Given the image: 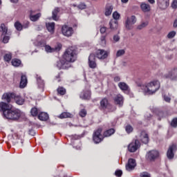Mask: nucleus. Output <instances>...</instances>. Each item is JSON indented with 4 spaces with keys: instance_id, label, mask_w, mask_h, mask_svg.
<instances>
[{
    "instance_id": "nucleus-2",
    "label": "nucleus",
    "mask_w": 177,
    "mask_h": 177,
    "mask_svg": "<svg viewBox=\"0 0 177 177\" xmlns=\"http://www.w3.org/2000/svg\"><path fill=\"white\" fill-rule=\"evenodd\" d=\"M138 86L144 91L145 95H154L156 93V89L153 88L156 86V81H152L145 85L139 84Z\"/></svg>"
},
{
    "instance_id": "nucleus-11",
    "label": "nucleus",
    "mask_w": 177,
    "mask_h": 177,
    "mask_svg": "<svg viewBox=\"0 0 177 177\" xmlns=\"http://www.w3.org/2000/svg\"><path fill=\"white\" fill-rule=\"evenodd\" d=\"M140 147V141L139 140H133L128 146V150L130 153H135Z\"/></svg>"
},
{
    "instance_id": "nucleus-58",
    "label": "nucleus",
    "mask_w": 177,
    "mask_h": 177,
    "mask_svg": "<svg viewBox=\"0 0 177 177\" xmlns=\"http://www.w3.org/2000/svg\"><path fill=\"white\" fill-rule=\"evenodd\" d=\"M161 86V84H160V82L156 81V91H158L160 89V87Z\"/></svg>"
},
{
    "instance_id": "nucleus-25",
    "label": "nucleus",
    "mask_w": 177,
    "mask_h": 177,
    "mask_svg": "<svg viewBox=\"0 0 177 177\" xmlns=\"http://www.w3.org/2000/svg\"><path fill=\"white\" fill-rule=\"evenodd\" d=\"M109 27L112 31H115L118 29V20H111L109 21Z\"/></svg>"
},
{
    "instance_id": "nucleus-13",
    "label": "nucleus",
    "mask_w": 177,
    "mask_h": 177,
    "mask_svg": "<svg viewBox=\"0 0 177 177\" xmlns=\"http://www.w3.org/2000/svg\"><path fill=\"white\" fill-rule=\"evenodd\" d=\"M57 67L59 70H68L71 67V64L68 63L63 59L57 62Z\"/></svg>"
},
{
    "instance_id": "nucleus-42",
    "label": "nucleus",
    "mask_w": 177,
    "mask_h": 177,
    "mask_svg": "<svg viewBox=\"0 0 177 177\" xmlns=\"http://www.w3.org/2000/svg\"><path fill=\"white\" fill-rule=\"evenodd\" d=\"M125 131L128 134L132 133V132H133V127L131 124H127L125 127Z\"/></svg>"
},
{
    "instance_id": "nucleus-48",
    "label": "nucleus",
    "mask_w": 177,
    "mask_h": 177,
    "mask_svg": "<svg viewBox=\"0 0 177 177\" xmlns=\"http://www.w3.org/2000/svg\"><path fill=\"white\" fill-rule=\"evenodd\" d=\"M176 35V32L175 31H171L170 32L168 33L167 35V38L172 39Z\"/></svg>"
},
{
    "instance_id": "nucleus-56",
    "label": "nucleus",
    "mask_w": 177,
    "mask_h": 177,
    "mask_svg": "<svg viewBox=\"0 0 177 177\" xmlns=\"http://www.w3.org/2000/svg\"><path fill=\"white\" fill-rule=\"evenodd\" d=\"M113 81H114V82H120V81H121V77L114 76L113 77Z\"/></svg>"
},
{
    "instance_id": "nucleus-32",
    "label": "nucleus",
    "mask_w": 177,
    "mask_h": 177,
    "mask_svg": "<svg viewBox=\"0 0 177 177\" xmlns=\"http://www.w3.org/2000/svg\"><path fill=\"white\" fill-rule=\"evenodd\" d=\"M38 118L40 121H48L49 120V115L45 112H41L38 115Z\"/></svg>"
},
{
    "instance_id": "nucleus-27",
    "label": "nucleus",
    "mask_w": 177,
    "mask_h": 177,
    "mask_svg": "<svg viewBox=\"0 0 177 177\" xmlns=\"http://www.w3.org/2000/svg\"><path fill=\"white\" fill-rule=\"evenodd\" d=\"M115 133V129L111 128L104 131L103 135H104V138H110V136H112V135H114Z\"/></svg>"
},
{
    "instance_id": "nucleus-57",
    "label": "nucleus",
    "mask_w": 177,
    "mask_h": 177,
    "mask_svg": "<svg viewBox=\"0 0 177 177\" xmlns=\"http://www.w3.org/2000/svg\"><path fill=\"white\" fill-rule=\"evenodd\" d=\"M100 31L102 34H104L106 32V31H107V28L105 26H102L100 28Z\"/></svg>"
},
{
    "instance_id": "nucleus-64",
    "label": "nucleus",
    "mask_w": 177,
    "mask_h": 177,
    "mask_svg": "<svg viewBox=\"0 0 177 177\" xmlns=\"http://www.w3.org/2000/svg\"><path fill=\"white\" fill-rule=\"evenodd\" d=\"M117 110V108L115 106H111L110 111H115Z\"/></svg>"
},
{
    "instance_id": "nucleus-44",
    "label": "nucleus",
    "mask_w": 177,
    "mask_h": 177,
    "mask_svg": "<svg viewBox=\"0 0 177 177\" xmlns=\"http://www.w3.org/2000/svg\"><path fill=\"white\" fill-rule=\"evenodd\" d=\"M147 26H149V22H142L141 24L138 26L137 28L138 30H142V28L147 27Z\"/></svg>"
},
{
    "instance_id": "nucleus-20",
    "label": "nucleus",
    "mask_w": 177,
    "mask_h": 177,
    "mask_svg": "<svg viewBox=\"0 0 177 177\" xmlns=\"http://www.w3.org/2000/svg\"><path fill=\"white\" fill-rule=\"evenodd\" d=\"M140 140L144 145H147L150 141V138H149V134L146 131H142L140 134Z\"/></svg>"
},
{
    "instance_id": "nucleus-61",
    "label": "nucleus",
    "mask_w": 177,
    "mask_h": 177,
    "mask_svg": "<svg viewBox=\"0 0 177 177\" xmlns=\"http://www.w3.org/2000/svg\"><path fill=\"white\" fill-rule=\"evenodd\" d=\"M73 139H75V140H78V139H81V136H78V135H73L72 136Z\"/></svg>"
},
{
    "instance_id": "nucleus-54",
    "label": "nucleus",
    "mask_w": 177,
    "mask_h": 177,
    "mask_svg": "<svg viewBox=\"0 0 177 177\" xmlns=\"http://www.w3.org/2000/svg\"><path fill=\"white\" fill-rule=\"evenodd\" d=\"M172 9H177V0H174L171 3Z\"/></svg>"
},
{
    "instance_id": "nucleus-41",
    "label": "nucleus",
    "mask_w": 177,
    "mask_h": 177,
    "mask_svg": "<svg viewBox=\"0 0 177 177\" xmlns=\"http://www.w3.org/2000/svg\"><path fill=\"white\" fill-rule=\"evenodd\" d=\"M15 27L17 31H21V30H23V25L19 21L15 23Z\"/></svg>"
},
{
    "instance_id": "nucleus-18",
    "label": "nucleus",
    "mask_w": 177,
    "mask_h": 177,
    "mask_svg": "<svg viewBox=\"0 0 177 177\" xmlns=\"http://www.w3.org/2000/svg\"><path fill=\"white\" fill-rule=\"evenodd\" d=\"M158 8L161 10H165L169 6V0H157Z\"/></svg>"
},
{
    "instance_id": "nucleus-45",
    "label": "nucleus",
    "mask_w": 177,
    "mask_h": 177,
    "mask_svg": "<svg viewBox=\"0 0 177 177\" xmlns=\"http://www.w3.org/2000/svg\"><path fill=\"white\" fill-rule=\"evenodd\" d=\"M123 55H125V50H118L116 53V57H120V56H123Z\"/></svg>"
},
{
    "instance_id": "nucleus-22",
    "label": "nucleus",
    "mask_w": 177,
    "mask_h": 177,
    "mask_svg": "<svg viewBox=\"0 0 177 177\" xmlns=\"http://www.w3.org/2000/svg\"><path fill=\"white\" fill-rule=\"evenodd\" d=\"M136 167V160L133 158H129L128 163L126 165L127 171H132Z\"/></svg>"
},
{
    "instance_id": "nucleus-63",
    "label": "nucleus",
    "mask_w": 177,
    "mask_h": 177,
    "mask_svg": "<svg viewBox=\"0 0 177 177\" xmlns=\"http://www.w3.org/2000/svg\"><path fill=\"white\" fill-rule=\"evenodd\" d=\"M62 74V72L59 73H58V75H57L55 76V80H60Z\"/></svg>"
},
{
    "instance_id": "nucleus-29",
    "label": "nucleus",
    "mask_w": 177,
    "mask_h": 177,
    "mask_svg": "<svg viewBox=\"0 0 177 177\" xmlns=\"http://www.w3.org/2000/svg\"><path fill=\"white\" fill-rule=\"evenodd\" d=\"M14 100L17 103V104H19V106H22V104H24V102H26V100H24V98H23L20 95H16V94L15 97H14Z\"/></svg>"
},
{
    "instance_id": "nucleus-36",
    "label": "nucleus",
    "mask_w": 177,
    "mask_h": 177,
    "mask_svg": "<svg viewBox=\"0 0 177 177\" xmlns=\"http://www.w3.org/2000/svg\"><path fill=\"white\" fill-rule=\"evenodd\" d=\"M37 85L39 88L43 89V88H44L45 86V82L42 80V77H41V76H39V77L37 76Z\"/></svg>"
},
{
    "instance_id": "nucleus-14",
    "label": "nucleus",
    "mask_w": 177,
    "mask_h": 177,
    "mask_svg": "<svg viewBox=\"0 0 177 177\" xmlns=\"http://www.w3.org/2000/svg\"><path fill=\"white\" fill-rule=\"evenodd\" d=\"M88 60V64L90 68L95 69L97 67V64L96 63V55H95L94 53L90 54Z\"/></svg>"
},
{
    "instance_id": "nucleus-35",
    "label": "nucleus",
    "mask_w": 177,
    "mask_h": 177,
    "mask_svg": "<svg viewBox=\"0 0 177 177\" xmlns=\"http://www.w3.org/2000/svg\"><path fill=\"white\" fill-rule=\"evenodd\" d=\"M46 27L49 32H55V22L46 24Z\"/></svg>"
},
{
    "instance_id": "nucleus-3",
    "label": "nucleus",
    "mask_w": 177,
    "mask_h": 177,
    "mask_svg": "<svg viewBox=\"0 0 177 177\" xmlns=\"http://www.w3.org/2000/svg\"><path fill=\"white\" fill-rule=\"evenodd\" d=\"M6 118L7 120H12V121H17V120L20 119L21 117V111L19 109H10L8 111L7 113H6Z\"/></svg>"
},
{
    "instance_id": "nucleus-19",
    "label": "nucleus",
    "mask_w": 177,
    "mask_h": 177,
    "mask_svg": "<svg viewBox=\"0 0 177 177\" xmlns=\"http://www.w3.org/2000/svg\"><path fill=\"white\" fill-rule=\"evenodd\" d=\"M166 78H169L171 81L177 80V68H174L168 74L165 75Z\"/></svg>"
},
{
    "instance_id": "nucleus-5",
    "label": "nucleus",
    "mask_w": 177,
    "mask_h": 177,
    "mask_svg": "<svg viewBox=\"0 0 177 177\" xmlns=\"http://www.w3.org/2000/svg\"><path fill=\"white\" fill-rule=\"evenodd\" d=\"M0 31L1 32L2 42L3 44H8L10 37L8 35V27L5 26V24H1L0 26Z\"/></svg>"
},
{
    "instance_id": "nucleus-50",
    "label": "nucleus",
    "mask_w": 177,
    "mask_h": 177,
    "mask_svg": "<svg viewBox=\"0 0 177 177\" xmlns=\"http://www.w3.org/2000/svg\"><path fill=\"white\" fill-rule=\"evenodd\" d=\"M115 175L117 176V177H121L122 176V170L121 169H118L115 171Z\"/></svg>"
},
{
    "instance_id": "nucleus-10",
    "label": "nucleus",
    "mask_w": 177,
    "mask_h": 177,
    "mask_svg": "<svg viewBox=\"0 0 177 177\" xmlns=\"http://www.w3.org/2000/svg\"><path fill=\"white\" fill-rule=\"evenodd\" d=\"M176 145L172 144L171 145H169L167 151V157L168 160H174V158L175 157V153H176Z\"/></svg>"
},
{
    "instance_id": "nucleus-47",
    "label": "nucleus",
    "mask_w": 177,
    "mask_h": 177,
    "mask_svg": "<svg viewBox=\"0 0 177 177\" xmlns=\"http://www.w3.org/2000/svg\"><path fill=\"white\" fill-rule=\"evenodd\" d=\"M171 127H172L173 128L177 127V118H174L172 119L171 122Z\"/></svg>"
},
{
    "instance_id": "nucleus-55",
    "label": "nucleus",
    "mask_w": 177,
    "mask_h": 177,
    "mask_svg": "<svg viewBox=\"0 0 177 177\" xmlns=\"http://www.w3.org/2000/svg\"><path fill=\"white\" fill-rule=\"evenodd\" d=\"M77 7L79 8V9H81L82 10L83 9H86V5H85V3H80L78 5Z\"/></svg>"
},
{
    "instance_id": "nucleus-7",
    "label": "nucleus",
    "mask_w": 177,
    "mask_h": 177,
    "mask_svg": "<svg viewBox=\"0 0 177 177\" xmlns=\"http://www.w3.org/2000/svg\"><path fill=\"white\" fill-rule=\"evenodd\" d=\"M16 93L13 92H7L4 93L1 96V100H3L6 103H13V100H15Z\"/></svg>"
},
{
    "instance_id": "nucleus-12",
    "label": "nucleus",
    "mask_w": 177,
    "mask_h": 177,
    "mask_svg": "<svg viewBox=\"0 0 177 177\" xmlns=\"http://www.w3.org/2000/svg\"><path fill=\"white\" fill-rule=\"evenodd\" d=\"M62 32L64 37H71L74 34V29L71 26L64 25L62 26Z\"/></svg>"
},
{
    "instance_id": "nucleus-60",
    "label": "nucleus",
    "mask_w": 177,
    "mask_h": 177,
    "mask_svg": "<svg viewBox=\"0 0 177 177\" xmlns=\"http://www.w3.org/2000/svg\"><path fill=\"white\" fill-rule=\"evenodd\" d=\"M156 113L159 117H164V112H162V111H158L156 110Z\"/></svg>"
},
{
    "instance_id": "nucleus-8",
    "label": "nucleus",
    "mask_w": 177,
    "mask_h": 177,
    "mask_svg": "<svg viewBox=\"0 0 177 177\" xmlns=\"http://www.w3.org/2000/svg\"><path fill=\"white\" fill-rule=\"evenodd\" d=\"M109 55H110V52L103 50V49H98L95 52V57L99 59L100 60H105L109 57Z\"/></svg>"
},
{
    "instance_id": "nucleus-40",
    "label": "nucleus",
    "mask_w": 177,
    "mask_h": 177,
    "mask_svg": "<svg viewBox=\"0 0 177 177\" xmlns=\"http://www.w3.org/2000/svg\"><path fill=\"white\" fill-rule=\"evenodd\" d=\"M71 117V113L68 112H64L59 115V118H70Z\"/></svg>"
},
{
    "instance_id": "nucleus-30",
    "label": "nucleus",
    "mask_w": 177,
    "mask_h": 177,
    "mask_svg": "<svg viewBox=\"0 0 177 177\" xmlns=\"http://www.w3.org/2000/svg\"><path fill=\"white\" fill-rule=\"evenodd\" d=\"M60 12V8L56 7L52 12V19L53 20H55V21H57L59 20V18H57V15H59V12Z\"/></svg>"
},
{
    "instance_id": "nucleus-28",
    "label": "nucleus",
    "mask_w": 177,
    "mask_h": 177,
    "mask_svg": "<svg viewBox=\"0 0 177 177\" xmlns=\"http://www.w3.org/2000/svg\"><path fill=\"white\" fill-rule=\"evenodd\" d=\"M118 86L121 91H123V92H127L129 91V86H128V84H127V83L124 82H119Z\"/></svg>"
},
{
    "instance_id": "nucleus-31",
    "label": "nucleus",
    "mask_w": 177,
    "mask_h": 177,
    "mask_svg": "<svg viewBox=\"0 0 177 177\" xmlns=\"http://www.w3.org/2000/svg\"><path fill=\"white\" fill-rule=\"evenodd\" d=\"M113 13V6L110 3H107L105 6V16H110Z\"/></svg>"
},
{
    "instance_id": "nucleus-34",
    "label": "nucleus",
    "mask_w": 177,
    "mask_h": 177,
    "mask_svg": "<svg viewBox=\"0 0 177 177\" xmlns=\"http://www.w3.org/2000/svg\"><path fill=\"white\" fill-rule=\"evenodd\" d=\"M57 92L58 96H64V95H66V93H67V91L63 86H59L57 88Z\"/></svg>"
},
{
    "instance_id": "nucleus-23",
    "label": "nucleus",
    "mask_w": 177,
    "mask_h": 177,
    "mask_svg": "<svg viewBox=\"0 0 177 177\" xmlns=\"http://www.w3.org/2000/svg\"><path fill=\"white\" fill-rule=\"evenodd\" d=\"M115 104L118 106H122L124 104V97L121 94H118L113 99Z\"/></svg>"
},
{
    "instance_id": "nucleus-52",
    "label": "nucleus",
    "mask_w": 177,
    "mask_h": 177,
    "mask_svg": "<svg viewBox=\"0 0 177 177\" xmlns=\"http://www.w3.org/2000/svg\"><path fill=\"white\" fill-rule=\"evenodd\" d=\"M30 27V22L25 21L22 25V28H28Z\"/></svg>"
},
{
    "instance_id": "nucleus-39",
    "label": "nucleus",
    "mask_w": 177,
    "mask_h": 177,
    "mask_svg": "<svg viewBox=\"0 0 177 177\" xmlns=\"http://www.w3.org/2000/svg\"><path fill=\"white\" fill-rule=\"evenodd\" d=\"M3 60H4V62L9 63V62H10V60H12V53H8L5 54L3 56Z\"/></svg>"
},
{
    "instance_id": "nucleus-46",
    "label": "nucleus",
    "mask_w": 177,
    "mask_h": 177,
    "mask_svg": "<svg viewBox=\"0 0 177 177\" xmlns=\"http://www.w3.org/2000/svg\"><path fill=\"white\" fill-rule=\"evenodd\" d=\"M86 109H82L80 112H79V115H80V117H82V118H84V117H86Z\"/></svg>"
},
{
    "instance_id": "nucleus-16",
    "label": "nucleus",
    "mask_w": 177,
    "mask_h": 177,
    "mask_svg": "<svg viewBox=\"0 0 177 177\" xmlns=\"http://www.w3.org/2000/svg\"><path fill=\"white\" fill-rule=\"evenodd\" d=\"M12 109L10 104L9 103L1 102H0V111L3 112L4 117L6 115L8 111H9Z\"/></svg>"
},
{
    "instance_id": "nucleus-9",
    "label": "nucleus",
    "mask_w": 177,
    "mask_h": 177,
    "mask_svg": "<svg viewBox=\"0 0 177 177\" xmlns=\"http://www.w3.org/2000/svg\"><path fill=\"white\" fill-rule=\"evenodd\" d=\"M92 97V91L91 88L86 87L80 94V97L82 100H91Z\"/></svg>"
},
{
    "instance_id": "nucleus-15",
    "label": "nucleus",
    "mask_w": 177,
    "mask_h": 177,
    "mask_svg": "<svg viewBox=\"0 0 177 177\" xmlns=\"http://www.w3.org/2000/svg\"><path fill=\"white\" fill-rule=\"evenodd\" d=\"M110 106H111V104L109 102V99H107V97H104L100 102L99 109L101 110V111H106Z\"/></svg>"
},
{
    "instance_id": "nucleus-17",
    "label": "nucleus",
    "mask_w": 177,
    "mask_h": 177,
    "mask_svg": "<svg viewBox=\"0 0 177 177\" xmlns=\"http://www.w3.org/2000/svg\"><path fill=\"white\" fill-rule=\"evenodd\" d=\"M145 160L147 162H154L156 161V151H148L145 156Z\"/></svg>"
},
{
    "instance_id": "nucleus-4",
    "label": "nucleus",
    "mask_w": 177,
    "mask_h": 177,
    "mask_svg": "<svg viewBox=\"0 0 177 177\" xmlns=\"http://www.w3.org/2000/svg\"><path fill=\"white\" fill-rule=\"evenodd\" d=\"M103 131V129L98 128L97 130L94 131L93 133V141L95 145H99V143H102L103 142V139H104V136L102 134Z\"/></svg>"
},
{
    "instance_id": "nucleus-43",
    "label": "nucleus",
    "mask_w": 177,
    "mask_h": 177,
    "mask_svg": "<svg viewBox=\"0 0 177 177\" xmlns=\"http://www.w3.org/2000/svg\"><path fill=\"white\" fill-rule=\"evenodd\" d=\"M30 114L32 117H37V115H38V109L36 107L32 108L30 110Z\"/></svg>"
},
{
    "instance_id": "nucleus-49",
    "label": "nucleus",
    "mask_w": 177,
    "mask_h": 177,
    "mask_svg": "<svg viewBox=\"0 0 177 177\" xmlns=\"http://www.w3.org/2000/svg\"><path fill=\"white\" fill-rule=\"evenodd\" d=\"M151 175L149 174V172L143 171L140 174V177H150Z\"/></svg>"
},
{
    "instance_id": "nucleus-37",
    "label": "nucleus",
    "mask_w": 177,
    "mask_h": 177,
    "mask_svg": "<svg viewBox=\"0 0 177 177\" xmlns=\"http://www.w3.org/2000/svg\"><path fill=\"white\" fill-rule=\"evenodd\" d=\"M106 44H107V41L106 40V36H104V35L101 36L100 45H101V46L104 48V47H106Z\"/></svg>"
},
{
    "instance_id": "nucleus-33",
    "label": "nucleus",
    "mask_w": 177,
    "mask_h": 177,
    "mask_svg": "<svg viewBox=\"0 0 177 177\" xmlns=\"http://www.w3.org/2000/svg\"><path fill=\"white\" fill-rule=\"evenodd\" d=\"M33 11L30 10V19L31 20V21H37V20H39V17H41V13H37L36 15H32Z\"/></svg>"
},
{
    "instance_id": "nucleus-24",
    "label": "nucleus",
    "mask_w": 177,
    "mask_h": 177,
    "mask_svg": "<svg viewBox=\"0 0 177 177\" xmlns=\"http://www.w3.org/2000/svg\"><path fill=\"white\" fill-rule=\"evenodd\" d=\"M140 9L142 12H144V13H147L149 12H150L151 8L150 7V5L142 2L140 4Z\"/></svg>"
},
{
    "instance_id": "nucleus-53",
    "label": "nucleus",
    "mask_w": 177,
    "mask_h": 177,
    "mask_svg": "<svg viewBox=\"0 0 177 177\" xmlns=\"http://www.w3.org/2000/svg\"><path fill=\"white\" fill-rule=\"evenodd\" d=\"M162 97L165 100V102H167V103H171V98L168 97V95H163Z\"/></svg>"
},
{
    "instance_id": "nucleus-38",
    "label": "nucleus",
    "mask_w": 177,
    "mask_h": 177,
    "mask_svg": "<svg viewBox=\"0 0 177 177\" xmlns=\"http://www.w3.org/2000/svg\"><path fill=\"white\" fill-rule=\"evenodd\" d=\"M12 64L14 66V67H19L20 64H21V61L19 59H12L11 62Z\"/></svg>"
},
{
    "instance_id": "nucleus-51",
    "label": "nucleus",
    "mask_w": 177,
    "mask_h": 177,
    "mask_svg": "<svg viewBox=\"0 0 177 177\" xmlns=\"http://www.w3.org/2000/svg\"><path fill=\"white\" fill-rule=\"evenodd\" d=\"M113 17L114 19H112V20H118V19H120V15L118 12H114L113 13Z\"/></svg>"
},
{
    "instance_id": "nucleus-59",
    "label": "nucleus",
    "mask_w": 177,
    "mask_h": 177,
    "mask_svg": "<svg viewBox=\"0 0 177 177\" xmlns=\"http://www.w3.org/2000/svg\"><path fill=\"white\" fill-rule=\"evenodd\" d=\"M113 41L114 42H118V41H120V37L118 36V35H115L113 36Z\"/></svg>"
},
{
    "instance_id": "nucleus-62",
    "label": "nucleus",
    "mask_w": 177,
    "mask_h": 177,
    "mask_svg": "<svg viewBox=\"0 0 177 177\" xmlns=\"http://www.w3.org/2000/svg\"><path fill=\"white\" fill-rule=\"evenodd\" d=\"M29 135H31L32 136H34V135H35V131H34V129H30L29 130Z\"/></svg>"
},
{
    "instance_id": "nucleus-6",
    "label": "nucleus",
    "mask_w": 177,
    "mask_h": 177,
    "mask_svg": "<svg viewBox=\"0 0 177 177\" xmlns=\"http://www.w3.org/2000/svg\"><path fill=\"white\" fill-rule=\"evenodd\" d=\"M136 21V16L131 15V17H127L124 23V27L127 30H133V24H135Z\"/></svg>"
},
{
    "instance_id": "nucleus-21",
    "label": "nucleus",
    "mask_w": 177,
    "mask_h": 177,
    "mask_svg": "<svg viewBox=\"0 0 177 177\" xmlns=\"http://www.w3.org/2000/svg\"><path fill=\"white\" fill-rule=\"evenodd\" d=\"M46 52L48 53H53V52H59L62 49V44H58L55 48L50 47V46L46 45L45 46Z\"/></svg>"
},
{
    "instance_id": "nucleus-1",
    "label": "nucleus",
    "mask_w": 177,
    "mask_h": 177,
    "mask_svg": "<svg viewBox=\"0 0 177 177\" xmlns=\"http://www.w3.org/2000/svg\"><path fill=\"white\" fill-rule=\"evenodd\" d=\"M63 59L69 64L74 63L77 60V50L74 47L67 48L64 53Z\"/></svg>"
},
{
    "instance_id": "nucleus-26",
    "label": "nucleus",
    "mask_w": 177,
    "mask_h": 177,
    "mask_svg": "<svg viewBox=\"0 0 177 177\" xmlns=\"http://www.w3.org/2000/svg\"><path fill=\"white\" fill-rule=\"evenodd\" d=\"M27 83H28V80H27V76L26 75H22L21 76V81L19 83V87L20 88H26V86H27Z\"/></svg>"
}]
</instances>
